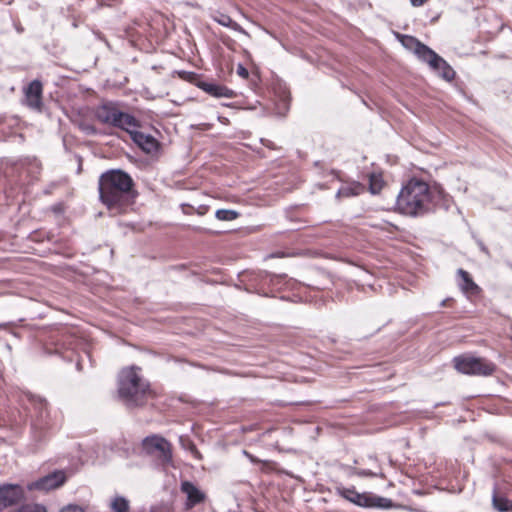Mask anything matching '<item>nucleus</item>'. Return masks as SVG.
I'll return each mask as SVG.
<instances>
[{
    "instance_id": "39448f33",
    "label": "nucleus",
    "mask_w": 512,
    "mask_h": 512,
    "mask_svg": "<svg viewBox=\"0 0 512 512\" xmlns=\"http://www.w3.org/2000/svg\"><path fill=\"white\" fill-rule=\"evenodd\" d=\"M336 492L344 499L360 507L382 509L393 507L391 499L380 497L369 492L359 493L354 487L338 486Z\"/></svg>"
},
{
    "instance_id": "7ed1b4c3",
    "label": "nucleus",
    "mask_w": 512,
    "mask_h": 512,
    "mask_svg": "<svg viewBox=\"0 0 512 512\" xmlns=\"http://www.w3.org/2000/svg\"><path fill=\"white\" fill-rule=\"evenodd\" d=\"M431 199L430 189L426 182L411 179L400 191L396 209L404 215L419 216L428 210Z\"/></svg>"
},
{
    "instance_id": "f03ea898",
    "label": "nucleus",
    "mask_w": 512,
    "mask_h": 512,
    "mask_svg": "<svg viewBox=\"0 0 512 512\" xmlns=\"http://www.w3.org/2000/svg\"><path fill=\"white\" fill-rule=\"evenodd\" d=\"M118 395L130 408L143 406L152 397L149 382L140 374V368H124L118 376Z\"/></svg>"
},
{
    "instance_id": "aec40b11",
    "label": "nucleus",
    "mask_w": 512,
    "mask_h": 512,
    "mask_svg": "<svg viewBox=\"0 0 512 512\" xmlns=\"http://www.w3.org/2000/svg\"><path fill=\"white\" fill-rule=\"evenodd\" d=\"M215 217L220 221H233L239 217V213L230 209H219L215 213Z\"/></svg>"
},
{
    "instance_id": "f8f14e48",
    "label": "nucleus",
    "mask_w": 512,
    "mask_h": 512,
    "mask_svg": "<svg viewBox=\"0 0 512 512\" xmlns=\"http://www.w3.org/2000/svg\"><path fill=\"white\" fill-rule=\"evenodd\" d=\"M198 87L208 93L209 95L216 98H233L235 93L233 90L229 89L224 85L208 83V82H200Z\"/></svg>"
},
{
    "instance_id": "f257e3e1",
    "label": "nucleus",
    "mask_w": 512,
    "mask_h": 512,
    "mask_svg": "<svg viewBox=\"0 0 512 512\" xmlns=\"http://www.w3.org/2000/svg\"><path fill=\"white\" fill-rule=\"evenodd\" d=\"M132 188V178L121 170L103 173L99 179L100 200L114 215L121 213L132 202Z\"/></svg>"
},
{
    "instance_id": "a211bd4d",
    "label": "nucleus",
    "mask_w": 512,
    "mask_h": 512,
    "mask_svg": "<svg viewBox=\"0 0 512 512\" xmlns=\"http://www.w3.org/2000/svg\"><path fill=\"white\" fill-rule=\"evenodd\" d=\"M442 63H436L431 67L434 71L438 72L445 80L451 81L454 76V70L449 66V64L442 58Z\"/></svg>"
},
{
    "instance_id": "2eb2a0df",
    "label": "nucleus",
    "mask_w": 512,
    "mask_h": 512,
    "mask_svg": "<svg viewBox=\"0 0 512 512\" xmlns=\"http://www.w3.org/2000/svg\"><path fill=\"white\" fill-rule=\"evenodd\" d=\"M458 275L461 278L460 288L466 294L475 295L480 291L478 285L472 280L469 273L463 269L458 270Z\"/></svg>"
},
{
    "instance_id": "a878e982",
    "label": "nucleus",
    "mask_w": 512,
    "mask_h": 512,
    "mask_svg": "<svg viewBox=\"0 0 512 512\" xmlns=\"http://www.w3.org/2000/svg\"><path fill=\"white\" fill-rule=\"evenodd\" d=\"M59 512H85L84 509L78 505L69 504L63 507Z\"/></svg>"
},
{
    "instance_id": "ddd939ff",
    "label": "nucleus",
    "mask_w": 512,
    "mask_h": 512,
    "mask_svg": "<svg viewBox=\"0 0 512 512\" xmlns=\"http://www.w3.org/2000/svg\"><path fill=\"white\" fill-rule=\"evenodd\" d=\"M181 491L187 495V507L191 508L205 499V494L193 483L184 481L181 484Z\"/></svg>"
},
{
    "instance_id": "6e6552de",
    "label": "nucleus",
    "mask_w": 512,
    "mask_h": 512,
    "mask_svg": "<svg viewBox=\"0 0 512 512\" xmlns=\"http://www.w3.org/2000/svg\"><path fill=\"white\" fill-rule=\"evenodd\" d=\"M144 447L150 451H157L159 453V457L164 462H169L171 460V446L170 443L159 436H151L145 438L143 442Z\"/></svg>"
},
{
    "instance_id": "f3484780",
    "label": "nucleus",
    "mask_w": 512,
    "mask_h": 512,
    "mask_svg": "<svg viewBox=\"0 0 512 512\" xmlns=\"http://www.w3.org/2000/svg\"><path fill=\"white\" fill-rule=\"evenodd\" d=\"M492 505L498 512H509L512 511V500L506 497L498 495L494 492L492 496Z\"/></svg>"
},
{
    "instance_id": "423d86ee",
    "label": "nucleus",
    "mask_w": 512,
    "mask_h": 512,
    "mask_svg": "<svg viewBox=\"0 0 512 512\" xmlns=\"http://www.w3.org/2000/svg\"><path fill=\"white\" fill-rule=\"evenodd\" d=\"M453 364L458 372L467 375L489 376L496 369L492 362L471 355L457 356L453 359Z\"/></svg>"
},
{
    "instance_id": "20e7f679",
    "label": "nucleus",
    "mask_w": 512,
    "mask_h": 512,
    "mask_svg": "<svg viewBox=\"0 0 512 512\" xmlns=\"http://www.w3.org/2000/svg\"><path fill=\"white\" fill-rule=\"evenodd\" d=\"M96 118L103 124L112 125L123 130L137 128L138 121L130 114L118 109L114 103H104L96 109Z\"/></svg>"
},
{
    "instance_id": "9b49d317",
    "label": "nucleus",
    "mask_w": 512,
    "mask_h": 512,
    "mask_svg": "<svg viewBox=\"0 0 512 512\" xmlns=\"http://www.w3.org/2000/svg\"><path fill=\"white\" fill-rule=\"evenodd\" d=\"M136 128H130L126 130L133 142L146 153L155 152L158 148L157 140L148 134H144L140 131L135 130Z\"/></svg>"
},
{
    "instance_id": "c85d7f7f",
    "label": "nucleus",
    "mask_w": 512,
    "mask_h": 512,
    "mask_svg": "<svg viewBox=\"0 0 512 512\" xmlns=\"http://www.w3.org/2000/svg\"><path fill=\"white\" fill-rule=\"evenodd\" d=\"M84 129H85V131H87V132H91V133H94V132H95V129H94L92 126H87V127H85Z\"/></svg>"
},
{
    "instance_id": "6ab92c4d",
    "label": "nucleus",
    "mask_w": 512,
    "mask_h": 512,
    "mask_svg": "<svg viewBox=\"0 0 512 512\" xmlns=\"http://www.w3.org/2000/svg\"><path fill=\"white\" fill-rule=\"evenodd\" d=\"M110 508L113 512H129V501L122 496H116L111 500Z\"/></svg>"
},
{
    "instance_id": "4468645a",
    "label": "nucleus",
    "mask_w": 512,
    "mask_h": 512,
    "mask_svg": "<svg viewBox=\"0 0 512 512\" xmlns=\"http://www.w3.org/2000/svg\"><path fill=\"white\" fill-rule=\"evenodd\" d=\"M415 55L422 61L426 62L430 67H432L435 62L442 63V57H440L437 53H435L432 49H430L428 46L422 45L420 48L416 51Z\"/></svg>"
},
{
    "instance_id": "412c9836",
    "label": "nucleus",
    "mask_w": 512,
    "mask_h": 512,
    "mask_svg": "<svg viewBox=\"0 0 512 512\" xmlns=\"http://www.w3.org/2000/svg\"><path fill=\"white\" fill-rule=\"evenodd\" d=\"M401 42L406 49L412 51L414 54L422 45L420 41L412 36H402Z\"/></svg>"
},
{
    "instance_id": "5701e85b",
    "label": "nucleus",
    "mask_w": 512,
    "mask_h": 512,
    "mask_svg": "<svg viewBox=\"0 0 512 512\" xmlns=\"http://www.w3.org/2000/svg\"><path fill=\"white\" fill-rule=\"evenodd\" d=\"M13 512H47V510L41 504H26Z\"/></svg>"
},
{
    "instance_id": "c756f323",
    "label": "nucleus",
    "mask_w": 512,
    "mask_h": 512,
    "mask_svg": "<svg viewBox=\"0 0 512 512\" xmlns=\"http://www.w3.org/2000/svg\"><path fill=\"white\" fill-rule=\"evenodd\" d=\"M6 326H7L6 324L0 323V329H4V328H6Z\"/></svg>"
},
{
    "instance_id": "b1692460",
    "label": "nucleus",
    "mask_w": 512,
    "mask_h": 512,
    "mask_svg": "<svg viewBox=\"0 0 512 512\" xmlns=\"http://www.w3.org/2000/svg\"><path fill=\"white\" fill-rule=\"evenodd\" d=\"M354 474L360 477H384L382 472H373L366 469H355Z\"/></svg>"
},
{
    "instance_id": "1a4fd4ad",
    "label": "nucleus",
    "mask_w": 512,
    "mask_h": 512,
    "mask_svg": "<svg viewBox=\"0 0 512 512\" xmlns=\"http://www.w3.org/2000/svg\"><path fill=\"white\" fill-rule=\"evenodd\" d=\"M24 497L21 486L6 484L0 487V510L14 505Z\"/></svg>"
},
{
    "instance_id": "bb28decb",
    "label": "nucleus",
    "mask_w": 512,
    "mask_h": 512,
    "mask_svg": "<svg viewBox=\"0 0 512 512\" xmlns=\"http://www.w3.org/2000/svg\"><path fill=\"white\" fill-rule=\"evenodd\" d=\"M236 72L243 79H247L249 76L248 70L242 64H238Z\"/></svg>"
},
{
    "instance_id": "393cba45",
    "label": "nucleus",
    "mask_w": 512,
    "mask_h": 512,
    "mask_svg": "<svg viewBox=\"0 0 512 512\" xmlns=\"http://www.w3.org/2000/svg\"><path fill=\"white\" fill-rule=\"evenodd\" d=\"M215 20L225 27L237 26V24L234 23L233 20L227 15H220V17L215 18Z\"/></svg>"
},
{
    "instance_id": "cd10ccee",
    "label": "nucleus",
    "mask_w": 512,
    "mask_h": 512,
    "mask_svg": "<svg viewBox=\"0 0 512 512\" xmlns=\"http://www.w3.org/2000/svg\"><path fill=\"white\" fill-rule=\"evenodd\" d=\"M427 2V0H410V3L414 7H419L424 5Z\"/></svg>"
},
{
    "instance_id": "dca6fc26",
    "label": "nucleus",
    "mask_w": 512,
    "mask_h": 512,
    "mask_svg": "<svg viewBox=\"0 0 512 512\" xmlns=\"http://www.w3.org/2000/svg\"><path fill=\"white\" fill-rule=\"evenodd\" d=\"M364 191V186L360 183H351L349 185L341 187L337 192V198L351 197L360 195Z\"/></svg>"
},
{
    "instance_id": "0eeeda50",
    "label": "nucleus",
    "mask_w": 512,
    "mask_h": 512,
    "mask_svg": "<svg viewBox=\"0 0 512 512\" xmlns=\"http://www.w3.org/2000/svg\"><path fill=\"white\" fill-rule=\"evenodd\" d=\"M66 480L65 474L62 471H55L48 474L37 481L31 482L27 485L29 490H39L47 492L56 489L64 484Z\"/></svg>"
},
{
    "instance_id": "4be33fe9",
    "label": "nucleus",
    "mask_w": 512,
    "mask_h": 512,
    "mask_svg": "<svg viewBox=\"0 0 512 512\" xmlns=\"http://www.w3.org/2000/svg\"><path fill=\"white\" fill-rule=\"evenodd\" d=\"M369 186H370V191L373 194L379 193L383 187V181H382L381 177L377 176V175H371L370 180H369Z\"/></svg>"
},
{
    "instance_id": "9d476101",
    "label": "nucleus",
    "mask_w": 512,
    "mask_h": 512,
    "mask_svg": "<svg viewBox=\"0 0 512 512\" xmlns=\"http://www.w3.org/2000/svg\"><path fill=\"white\" fill-rule=\"evenodd\" d=\"M42 83L38 80L32 81L24 90L26 105L34 110L40 111L42 108Z\"/></svg>"
}]
</instances>
